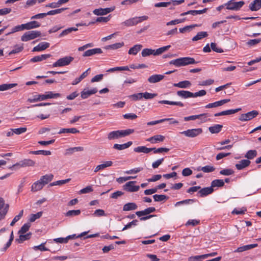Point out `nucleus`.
<instances>
[{"mask_svg":"<svg viewBox=\"0 0 261 261\" xmlns=\"http://www.w3.org/2000/svg\"><path fill=\"white\" fill-rule=\"evenodd\" d=\"M79 132H80V131L79 130H77L76 128H62L58 132V134H63V133L76 134Z\"/></svg>","mask_w":261,"mask_h":261,"instance_id":"obj_40","label":"nucleus"},{"mask_svg":"<svg viewBox=\"0 0 261 261\" xmlns=\"http://www.w3.org/2000/svg\"><path fill=\"white\" fill-rule=\"evenodd\" d=\"M44 185L42 184L40 179L35 182L31 187V190L33 192H37L41 190Z\"/></svg>","mask_w":261,"mask_h":261,"instance_id":"obj_31","label":"nucleus"},{"mask_svg":"<svg viewBox=\"0 0 261 261\" xmlns=\"http://www.w3.org/2000/svg\"><path fill=\"white\" fill-rule=\"evenodd\" d=\"M250 163V161L248 160H242L236 164V167L238 170H242L248 167Z\"/></svg>","mask_w":261,"mask_h":261,"instance_id":"obj_26","label":"nucleus"},{"mask_svg":"<svg viewBox=\"0 0 261 261\" xmlns=\"http://www.w3.org/2000/svg\"><path fill=\"white\" fill-rule=\"evenodd\" d=\"M165 139V136L161 135H157L148 138L146 141L152 144H156L159 142H163Z\"/></svg>","mask_w":261,"mask_h":261,"instance_id":"obj_17","label":"nucleus"},{"mask_svg":"<svg viewBox=\"0 0 261 261\" xmlns=\"http://www.w3.org/2000/svg\"><path fill=\"white\" fill-rule=\"evenodd\" d=\"M258 115L257 111L253 110L245 114H242L240 115L239 119L241 121H249L256 117Z\"/></svg>","mask_w":261,"mask_h":261,"instance_id":"obj_11","label":"nucleus"},{"mask_svg":"<svg viewBox=\"0 0 261 261\" xmlns=\"http://www.w3.org/2000/svg\"><path fill=\"white\" fill-rule=\"evenodd\" d=\"M9 204H5L4 200L0 197V221L4 219L8 213Z\"/></svg>","mask_w":261,"mask_h":261,"instance_id":"obj_13","label":"nucleus"},{"mask_svg":"<svg viewBox=\"0 0 261 261\" xmlns=\"http://www.w3.org/2000/svg\"><path fill=\"white\" fill-rule=\"evenodd\" d=\"M142 47L143 46L141 44H136L129 49L128 54L129 55H136L137 53L141 49Z\"/></svg>","mask_w":261,"mask_h":261,"instance_id":"obj_33","label":"nucleus"},{"mask_svg":"<svg viewBox=\"0 0 261 261\" xmlns=\"http://www.w3.org/2000/svg\"><path fill=\"white\" fill-rule=\"evenodd\" d=\"M230 101L229 99H222L219 101L214 102L213 103H210L205 106V108L210 109L213 108H216L221 106Z\"/></svg>","mask_w":261,"mask_h":261,"instance_id":"obj_18","label":"nucleus"},{"mask_svg":"<svg viewBox=\"0 0 261 261\" xmlns=\"http://www.w3.org/2000/svg\"><path fill=\"white\" fill-rule=\"evenodd\" d=\"M164 77L165 76L162 74H153L149 77L148 81L150 83L154 84L160 82Z\"/></svg>","mask_w":261,"mask_h":261,"instance_id":"obj_22","label":"nucleus"},{"mask_svg":"<svg viewBox=\"0 0 261 261\" xmlns=\"http://www.w3.org/2000/svg\"><path fill=\"white\" fill-rule=\"evenodd\" d=\"M257 155V151L255 150H250L245 155V158L249 160L253 159Z\"/></svg>","mask_w":261,"mask_h":261,"instance_id":"obj_47","label":"nucleus"},{"mask_svg":"<svg viewBox=\"0 0 261 261\" xmlns=\"http://www.w3.org/2000/svg\"><path fill=\"white\" fill-rule=\"evenodd\" d=\"M42 212H39L35 214H31L29 220L31 222H34L36 219H39L42 216Z\"/></svg>","mask_w":261,"mask_h":261,"instance_id":"obj_57","label":"nucleus"},{"mask_svg":"<svg viewBox=\"0 0 261 261\" xmlns=\"http://www.w3.org/2000/svg\"><path fill=\"white\" fill-rule=\"evenodd\" d=\"M148 17L145 15L140 17H135L126 20L123 22L122 24L126 27H131L137 25L138 23L148 19Z\"/></svg>","mask_w":261,"mask_h":261,"instance_id":"obj_6","label":"nucleus"},{"mask_svg":"<svg viewBox=\"0 0 261 261\" xmlns=\"http://www.w3.org/2000/svg\"><path fill=\"white\" fill-rule=\"evenodd\" d=\"M97 89L96 88H94L90 90H86V89H84L81 93V96L82 99L87 98L91 95L95 94L97 92Z\"/></svg>","mask_w":261,"mask_h":261,"instance_id":"obj_19","label":"nucleus"},{"mask_svg":"<svg viewBox=\"0 0 261 261\" xmlns=\"http://www.w3.org/2000/svg\"><path fill=\"white\" fill-rule=\"evenodd\" d=\"M67 9H68L67 8H62L58 9H56V10H50V11H48V12H47L46 14H47V15H56V14L62 13L63 11H64V10H65Z\"/></svg>","mask_w":261,"mask_h":261,"instance_id":"obj_52","label":"nucleus"},{"mask_svg":"<svg viewBox=\"0 0 261 261\" xmlns=\"http://www.w3.org/2000/svg\"><path fill=\"white\" fill-rule=\"evenodd\" d=\"M102 53V50L100 48H95L88 49L85 51L82 56L84 57H90L96 54H100Z\"/></svg>","mask_w":261,"mask_h":261,"instance_id":"obj_16","label":"nucleus"},{"mask_svg":"<svg viewBox=\"0 0 261 261\" xmlns=\"http://www.w3.org/2000/svg\"><path fill=\"white\" fill-rule=\"evenodd\" d=\"M136 183V181H128L123 186V189L130 192H137L139 190L140 187L139 186H135Z\"/></svg>","mask_w":261,"mask_h":261,"instance_id":"obj_14","label":"nucleus"},{"mask_svg":"<svg viewBox=\"0 0 261 261\" xmlns=\"http://www.w3.org/2000/svg\"><path fill=\"white\" fill-rule=\"evenodd\" d=\"M177 95L184 99L193 97V93L189 91L180 90L177 92Z\"/></svg>","mask_w":261,"mask_h":261,"instance_id":"obj_27","label":"nucleus"},{"mask_svg":"<svg viewBox=\"0 0 261 261\" xmlns=\"http://www.w3.org/2000/svg\"><path fill=\"white\" fill-rule=\"evenodd\" d=\"M51 57L50 54H43L40 56H35L30 60L32 62H38L45 60Z\"/></svg>","mask_w":261,"mask_h":261,"instance_id":"obj_28","label":"nucleus"},{"mask_svg":"<svg viewBox=\"0 0 261 261\" xmlns=\"http://www.w3.org/2000/svg\"><path fill=\"white\" fill-rule=\"evenodd\" d=\"M202 171L204 173H210L213 172L215 170V168L213 166L207 165L202 167Z\"/></svg>","mask_w":261,"mask_h":261,"instance_id":"obj_62","label":"nucleus"},{"mask_svg":"<svg viewBox=\"0 0 261 261\" xmlns=\"http://www.w3.org/2000/svg\"><path fill=\"white\" fill-rule=\"evenodd\" d=\"M170 47L171 45H169L160 47L156 49H153L151 48H144L141 52V55L143 57H146L152 55L153 56H159L167 50L169 48H170Z\"/></svg>","mask_w":261,"mask_h":261,"instance_id":"obj_3","label":"nucleus"},{"mask_svg":"<svg viewBox=\"0 0 261 261\" xmlns=\"http://www.w3.org/2000/svg\"><path fill=\"white\" fill-rule=\"evenodd\" d=\"M49 46V43L48 42H41L33 49V51H40L45 50Z\"/></svg>","mask_w":261,"mask_h":261,"instance_id":"obj_25","label":"nucleus"},{"mask_svg":"<svg viewBox=\"0 0 261 261\" xmlns=\"http://www.w3.org/2000/svg\"><path fill=\"white\" fill-rule=\"evenodd\" d=\"M134 132L133 129L112 131L108 134V139L109 140L117 139L128 136Z\"/></svg>","mask_w":261,"mask_h":261,"instance_id":"obj_2","label":"nucleus"},{"mask_svg":"<svg viewBox=\"0 0 261 261\" xmlns=\"http://www.w3.org/2000/svg\"><path fill=\"white\" fill-rule=\"evenodd\" d=\"M24 30H31L37 28L40 26V23L37 21H32L27 23L22 24Z\"/></svg>","mask_w":261,"mask_h":261,"instance_id":"obj_21","label":"nucleus"},{"mask_svg":"<svg viewBox=\"0 0 261 261\" xmlns=\"http://www.w3.org/2000/svg\"><path fill=\"white\" fill-rule=\"evenodd\" d=\"M138 208L137 205L134 202H129L125 204L123 207V211H129L135 210Z\"/></svg>","mask_w":261,"mask_h":261,"instance_id":"obj_34","label":"nucleus"},{"mask_svg":"<svg viewBox=\"0 0 261 261\" xmlns=\"http://www.w3.org/2000/svg\"><path fill=\"white\" fill-rule=\"evenodd\" d=\"M138 223V221L137 220H134L132 222L128 223L126 224L123 228L122 231H124L127 229L130 228L132 226H136Z\"/></svg>","mask_w":261,"mask_h":261,"instance_id":"obj_61","label":"nucleus"},{"mask_svg":"<svg viewBox=\"0 0 261 261\" xmlns=\"http://www.w3.org/2000/svg\"><path fill=\"white\" fill-rule=\"evenodd\" d=\"M240 110H241V108H238L236 109L228 110L222 111L219 113H216V114H215L214 116L216 117H217V116H223V115H231V114H234L236 113H237L238 112L240 111Z\"/></svg>","mask_w":261,"mask_h":261,"instance_id":"obj_24","label":"nucleus"},{"mask_svg":"<svg viewBox=\"0 0 261 261\" xmlns=\"http://www.w3.org/2000/svg\"><path fill=\"white\" fill-rule=\"evenodd\" d=\"M234 171L231 169H224L220 171V174L223 175L229 176L233 174Z\"/></svg>","mask_w":261,"mask_h":261,"instance_id":"obj_59","label":"nucleus"},{"mask_svg":"<svg viewBox=\"0 0 261 261\" xmlns=\"http://www.w3.org/2000/svg\"><path fill=\"white\" fill-rule=\"evenodd\" d=\"M29 153L33 154H42L44 155H49L51 154V152L48 150H37V151H31Z\"/></svg>","mask_w":261,"mask_h":261,"instance_id":"obj_51","label":"nucleus"},{"mask_svg":"<svg viewBox=\"0 0 261 261\" xmlns=\"http://www.w3.org/2000/svg\"><path fill=\"white\" fill-rule=\"evenodd\" d=\"M198 26H200V25H198L196 24H192V25L186 26L182 28H180L179 30L180 33H184L187 31H190L191 29H193L195 27H198Z\"/></svg>","mask_w":261,"mask_h":261,"instance_id":"obj_55","label":"nucleus"},{"mask_svg":"<svg viewBox=\"0 0 261 261\" xmlns=\"http://www.w3.org/2000/svg\"><path fill=\"white\" fill-rule=\"evenodd\" d=\"M81 214L80 210H70L66 212L65 214V216L71 217L73 216H78Z\"/></svg>","mask_w":261,"mask_h":261,"instance_id":"obj_50","label":"nucleus"},{"mask_svg":"<svg viewBox=\"0 0 261 261\" xmlns=\"http://www.w3.org/2000/svg\"><path fill=\"white\" fill-rule=\"evenodd\" d=\"M41 36V33L38 31H30L25 32L21 37L22 41L27 42Z\"/></svg>","mask_w":261,"mask_h":261,"instance_id":"obj_8","label":"nucleus"},{"mask_svg":"<svg viewBox=\"0 0 261 261\" xmlns=\"http://www.w3.org/2000/svg\"><path fill=\"white\" fill-rule=\"evenodd\" d=\"M115 9V6H113L110 8H99L95 9L93 11V13L94 15L97 16L99 15H105L109 13L113 12Z\"/></svg>","mask_w":261,"mask_h":261,"instance_id":"obj_12","label":"nucleus"},{"mask_svg":"<svg viewBox=\"0 0 261 261\" xmlns=\"http://www.w3.org/2000/svg\"><path fill=\"white\" fill-rule=\"evenodd\" d=\"M155 208L154 207H148L144 210L141 211H137L136 212V215L138 216V217H140V220L141 221H145L146 220H148L153 217L156 216V215H150L148 216H146L147 215L150 214V213H152L153 212H154L155 211Z\"/></svg>","mask_w":261,"mask_h":261,"instance_id":"obj_4","label":"nucleus"},{"mask_svg":"<svg viewBox=\"0 0 261 261\" xmlns=\"http://www.w3.org/2000/svg\"><path fill=\"white\" fill-rule=\"evenodd\" d=\"M134 151L138 153H148L151 151V148H147L145 146H140L135 147L134 149Z\"/></svg>","mask_w":261,"mask_h":261,"instance_id":"obj_35","label":"nucleus"},{"mask_svg":"<svg viewBox=\"0 0 261 261\" xmlns=\"http://www.w3.org/2000/svg\"><path fill=\"white\" fill-rule=\"evenodd\" d=\"M84 150V147H71L67 149L66 150V154H71L74 152L75 151H82Z\"/></svg>","mask_w":261,"mask_h":261,"instance_id":"obj_46","label":"nucleus"},{"mask_svg":"<svg viewBox=\"0 0 261 261\" xmlns=\"http://www.w3.org/2000/svg\"><path fill=\"white\" fill-rule=\"evenodd\" d=\"M245 2L243 1L236 2L235 0H230L224 4L226 8L229 10L239 11L244 5Z\"/></svg>","mask_w":261,"mask_h":261,"instance_id":"obj_5","label":"nucleus"},{"mask_svg":"<svg viewBox=\"0 0 261 261\" xmlns=\"http://www.w3.org/2000/svg\"><path fill=\"white\" fill-rule=\"evenodd\" d=\"M142 97H144L146 99H152L157 96L156 93H148L147 92H144V93H142Z\"/></svg>","mask_w":261,"mask_h":261,"instance_id":"obj_60","label":"nucleus"},{"mask_svg":"<svg viewBox=\"0 0 261 261\" xmlns=\"http://www.w3.org/2000/svg\"><path fill=\"white\" fill-rule=\"evenodd\" d=\"M153 198L155 201L161 202L162 201L166 200L168 199V197H167L165 195H158L155 194L153 196Z\"/></svg>","mask_w":261,"mask_h":261,"instance_id":"obj_48","label":"nucleus"},{"mask_svg":"<svg viewBox=\"0 0 261 261\" xmlns=\"http://www.w3.org/2000/svg\"><path fill=\"white\" fill-rule=\"evenodd\" d=\"M17 85V84H4L0 85V91H4L10 89Z\"/></svg>","mask_w":261,"mask_h":261,"instance_id":"obj_43","label":"nucleus"},{"mask_svg":"<svg viewBox=\"0 0 261 261\" xmlns=\"http://www.w3.org/2000/svg\"><path fill=\"white\" fill-rule=\"evenodd\" d=\"M197 63V62H196L194 58L187 57L172 60L169 62V64L173 65L176 67H180L191 64H195Z\"/></svg>","mask_w":261,"mask_h":261,"instance_id":"obj_1","label":"nucleus"},{"mask_svg":"<svg viewBox=\"0 0 261 261\" xmlns=\"http://www.w3.org/2000/svg\"><path fill=\"white\" fill-rule=\"evenodd\" d=\"M258 246L257 244H253L247 245L238 248L235 251V252H242L246 250H248L254 248Z\"/></svg>","mask_w":261,"mask_h":261,"instance_id":"obj_29","label":"nucleus"},{"mask_svg":"<svg viewBox=\"0 0 261 261\" xmlns=\"http://www.w3.org/2000/svg\"><path fill=\"white\" fill-rule=\"evenodd\" d=\"M159 103H162V104H167V105H170L178 106L181 107H182L184 106V103L180 101H169V100H163L159 101Z\"/></svg>","mask_w":261,"mask_h":261,"instance_id":"obj_37","label":"nucleus"},{"mask_svg":"<svg viewBox=\"0 0 261 261\" xmlns=\"http://www.w3.org/2000/svg\"><path fill=\"white\" fill-rule=\"evenodd\" d=\"M222 127V125L215 124L213 126H210L208 128V130L212 134H217L221 130Z\"/></svg>","mask_w":261,"mask_h":261,"instance_id":"obj_38","label":"nucleus"},{"mask_svg":"<svg viewBox=\"0 0 261 261\" xmlns=\"http://www.w3.org/2000/svg\"><path fill=\"white\" fill-rule=\"evenodd\" d=\"M194 199H186L182 201H180L178 202H177L175 203L174 205L175 206H178L182 204H189L190 203L194 202Z\"/></svg>","mask_w":261,"mask_h":261,"instance_id":"obj_58","label":"nucleus"},{"mask_svg":"<svg viewBox=\"0 0 261 261\" xmlns=\"http://www.w3.org/2000/svg\"><path fill=\"white\" fill-rule=\"evenodd\" d=\"M74 58L70 56H66L63 58H60L52 65L53 67H63L67 66L73 61Z\"/></svg>","mask_w":261,"mask_h":261,"instance_id":"obj_7","label":"nucleus"},{"mask_svg":"<svg viewBox=\"0 0 261 261\" xmlns=\"http://www.w3.org/2000/svg\"><path fill=\"white\" fill-rule=\"evenodd\" d=\"M224 185V181L223 179H215L212 181L211 187L213 189L214 187H222Z\"/></svg>","mask_w":261,"mask_h":261,"instance_id":"obj_42","label":"nucleus"},{"mask_svg":"<svg viewBox=\"0 0 261 261\" xmlns=\"http://www.w3.org/2000/svg\"><path fill=\"white\" fill-rule=\"evenodd\" d=\"M35 162L31 159H24L18 163L12 165L10 167L11 169H17V168L25 167L27 166H34Z\"/></svg>","mask_w":261,"mask_h":261,"instance_id":"obj_9","label":"nucleus"},{"mask_svg":"<svg viewBox=\"0 0 261 261\" xmlns=\"http://www.w3.org/2000/svg\"><path fill=\"white\" fill-rule=\"evenodd\" d=\"M202 133V129L201 128L189 129L187 130L183 131L180 134L186 137L194 138L198 136Z\"/></svg>","mask_w":261,"mask_h":261,"instance_id":"obj_10","label":"nucleus"},{"mask_svg":"<svg viewBox=\"0 0 261 261\" xmlns=\"http://www.w3.org/2000/svg\"><path fill=\"white\" fill-rule=\"evenodd\" d=\"M251 11H257L261 8V0H254L249 6Z\"/></svg>","mask_w":261,"mask_h":261,"instance_id":"obj_20","label":"nucleus"},{"mask_svg":"<svg viewBox=\"0 0 261 261\" xmlns=\"http://www.w3.org/2000/svg\"><path fill=\"white\" fill-rule=\"evenodd\" d=\"M208 36V34L206 32H198L196 36L192 38L193 41H196L200 40L203 38H205Z\"/></svg>","mask_w":261,"mask_h":261,"instance_id":"obj_41","label":"nucleus"},{"mask_svg":"<svg viewBox=\"0 0 261 261\" xmlns=\"http://www.w3.org/2000/svg\"><path fill=\"white\" fill-rule=\"evenodd\" d=\"M123 46H124V43L123 42H118L107 46L106 49L115 50L120 48Z\"/></svg>","mask_w":261,"mask_h":261,"instance_id":"obj_44","label":"nucleus"},{"mask_svg":"<svg viewBox=\"0 0 261 261\" xmlns=\"http://www.w3.org/2000/svg\"><path fill=\"white\" fill-rule=\"evenodd\" d=\"M53 178L54 175L53 174H48L41 176L40 180L45 186L51 181Z\"/></svg>","mask_w":261,"mask_h":261,"instance_id":"obj_30","label":"nucleus"},{"mask_svg":"<svg viewBox=\"0 0 261 261\" xmlns=\"http://www.w3.org/2000/svg\"><path fill=\"white\" fill-rule=\"evenodd\" d=\"M70 178H67L64 180H60L53 182L49 185V186L52 187L54 186H61L66 184L70 181Z\"/></svg>","mask_w":261,"mask_h":261,"instance_id":"obj_45","label":"nucleus"},{"mask_svg":"<svg viewBox=\"0 0 261 261\" xmlns=\"http://www.w3.org/2000/svg\"><path fill=\"white\" fill-rule=\"evenodd\" d=\"M172 119H173V118H164V119H160V120H158L150 121V122H148L147 123V125L148 126L153 125H155V124H159L160 123H162V122L166 121H169V120H171Z\"/></svg>","mask_w":261,"mask_h":261,"instance_id":"obj_53","label":"nucleus"},{"mask_svg":"<svg viewBox=\"0 0 261 261\" xmlns=\"http://www.w3.org/2000/svg\"><path fill=\"white\" fill-rule=\"evenodd\" d=\"M23 49V44H16L13 47V49L9 53V55L18 54Z\"/></svg>","mask_w":261,"mask_h":261,"instance_id":"obj_39","label":"nucleus"},{"mask_svg":"<svg viewBox=\"0 0 261 261\" xmlns=\"http://www.w3.org/2000/svg\"><path fill=\"white\" fill-rule=\"evenodd\" d=\"M169 148L165 147H160L159 148H151V151H153L154 153H161L163 152H168Z\"/></svg>","mask_w":261,"mask_h":261,"instance_id":"obj_49","label":"nucleus"},{"mask_svg":"<svg viewBox=\"0 0 261 261\" xmlns=\"http://www.w3.org/2000/svg\"><path fill=\"white\" fill-rule=\"evenodd\" d=\"M60 94L55 93L52 91L46 92L44 94H40L41 100H44L50 98H57L60 96Z\"/></svg>","mask_w":261,"mask_h":261,"instance_id":"obj_15","label":"nucleus"},{"mask_svg":"<svg viewBox=\"0 0 261 261\" xmlns=\"http://www.w3.org/2000/svg\"><path fill=\"white\" fill-rule=\"evenodd\" d=\"M93 216L94 217H101L106 216V215L103 210L97 209L94 211V213L93 214Z\"/></svg>","mask_w":261,"mask_h":261,"instance_id":"obj_63","label":"nucleus"},{"mask_svg":"<svg viewBox=\"0 0 261 261\" xmlns=\"http://www.w3.org/2000/svg\"><path fill=\"white\" fill-rule=\"evenodd\" d=\"M26 127H20L17 128H12V130L13 131L14 134L17 135H20L21 134L24 133L27 131Z\"/></svg>","mask_w":261,"mask_h":261,"instance_id":"obj_64","label":"nucleus"},{"mask_svg":"<svg viewBox=\"0 0 261 261\" xmlns=\"http://www.w3.org/2000/svg\"><path fill=\"white\" fill-rule=\"evenodd\" d=\"M214 191V189L211 187H205L202 189H201L198 191V194L201 197L206 196L211 193H212Z\"/></svg>","mask_w":261,"mask_h":261,"instance_id":"obj_23","label":"nucleus"},{"mask_svg":"<svg viewBox=\"0 0 261 261\" xmlns=\"http://www.w3.org/2000/svg\"><path fill=\"white\" fill-rule=\"evenodd\" d=\"M132 144L133 142L132 141L127 142V143L123 144H115L113 146V148L115 149L121 150L128 148L132 145Z\"/></svg>","mask_w":261,"mask_h":261,"instance_id":"obj_32","label":"nucleus"},{"mask_svg":"<svg viewBox=\"0 0 261 261\" xmlns=\"http://www.w3.org/2000/svg\"><path fill=\"white\" fill-rule=\"evenodd\" d=\"M31 233L26 234H20L19 239L16 240L19 243H22L24 241L28 240L30 237Z\"/></svg>","mask_w":261,"mask_h":261,"instance_id":"obj_54","label":"nucleus"},{"mask_svg":"<svg viewBox=\"0 0 261 261\" xmlns=\"http://www.w3.org/2000/svg\"><path fill=\"white\" fill-rule=\"evenodd\" d=\"M191 85V84L189 81H184L179 82L178 83H175L173 84L174 87L180 88H187L189 87Z\"/></svg>","mask_w":261,"mask_h":261,"instance_id":"obj_36","label":"nucleus"},{"mask_svg":"<svg viewBox=\"0 0 261 261\" xmlns=\"http://www.w3.org/2000/svg\"><path fill=\"white\" fill-rule=\"evenodd\" d=\"M31 224L29 223H25L21 227L20 229L18 231V233L23 234L25 233L29 229Z\"/></svg>","mask_w":261,"mask_h":261,"instance_id":"obj_56","label":"nucleus"}]
</instances>
